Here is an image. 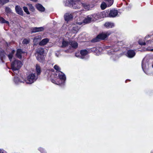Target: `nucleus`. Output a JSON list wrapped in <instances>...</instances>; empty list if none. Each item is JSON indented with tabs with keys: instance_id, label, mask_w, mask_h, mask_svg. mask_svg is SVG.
<instances>
[{
	"instance_id": "f257e3e1",
	"label": "nucleus",
	"mask_w": 153,
	"mask_h": 153,
	"mask_svg": "<svg viewBox=\"0 0 153 153\" xmlns=\"http://www.w3.org/2000/svg\"><path fill=\"white\" fill-rule=\"evenodd\" d=\"M44 52V49L41 47L38 48L36 50V56L38 60L41 62L43 63L45 61Z\"/></svg>"
},
{
	"instance_id": "f03ea898",
	"label": "nucleus",
	"mask_w": 153,
	"mask_h": 153,
	"mask_svg": "<svg viewBox=\"0 0 153 153\" xmlns=\"http://www.w3.org/2000/svg\"><path fill=\"white\" fill-rule=\"evenodd\" d=\"M78 46L77 43L74 40H70L69 42L63 40L62 43V47H67L70 49H76Z\"/></svg>"
},
{
	"instance_id": "7ed1b4c3",
	"label": "nucleus",
	"mask_w": 153,
	"mask_h": 153,
	"mask_svg": "<svg viewBox=\"0 0 153 153\" xmlns=\"http://www.w3.org/2000/svg\"><path fill=\"white\" fill-rule=\"evenodd\" d=\"M22 65V62L20 60L14 59L13 61L11 63V68L13 72L19 70Z\"/></svg>"
},
{
	"instance_id": "20e7f679",
	"label": "nucleus",
	"mask_w": 153,
	"mask_h": 153,
	"mask_svg": "<svg viewBox=\"0 0 153 153\" xmlns=\"http://www.w3.org/2000/svg\"><path fill=\"white\" fill-rule=\"evenodd\" d=\"M111 34L110 31H107L102 33L98 35L97 37L91 40L92 42H96L100 41V40H104L107 38Z\"/></svg>"
},
{
	"instance_id": "39448f33",
	"label": "nucleus",
	"mask_w": 153,
	"mask_h": 153,
	"mask_svg": "<svg viewBox=\"0 0 153 153\" xmlns=\"http://www.w3.org/2000/svg\"><path fill=\"white\" fill-rule=\"evenodd\" d=\"M37 79V77L34 74H29L27 77V79L24 81L26 83L31 84L34 82Z\"/></svg>"
},
{
	"instance_id": "423d86ee",
	"label": "nucleus",
	"mask_w": 153,
	"mask_h": 153,
	"mask_svg": "<svg viewBox=\"0 0 153 153\" xmlns=\"http://www.w3.org/2000/svg\"><path fill=\"white\" fill-rule=\"evenodd\" d=\"M81 0H74L72 2V7L74 9H79L82 6V3L80 2Z\"/></svg>"
},
{
	"instance_id": "0eeeda50",
	"label": "nucleus",
	"mask_w": 153,
	"mask_h": 153,
	"mask_svg": "<svg viewBox=\"0 0 153 153\" xmlns=\"http://www.w3.org/2000/svg\"><path fill=\"white\" fill-rule=\"evenodd\" d=\"M93 21L92 20L91 16L90 15L88 16L87 18L85 19L82 18L81 21L80 22H78L77 23L78 25H81L83 23H90L91 21Z\"/></svg>"
},
{
	"instance_id": "6e6552de",
	"label": "nucleus",
	"mask_w": 153,
	"mask_h": 153,
	"mask_svg": "<svg viewBox=\"0 0 153 153\" xmlns=\"http://www.w3.org/2000/svg\"><path fill=\"white\" fill-rule=\"evenodd\" d=\"M117 47V45H115L114 46H107L105 47V48L106 49H110V50H109L108 51V53L109 55H111L112 54H113L114 52H115L117 51L119 49L118 48L117 49L114 48H114H115Z\"/></svg>"
},
{
	"instance_id": "1a4fd4ad",
	"label": "nucleus",
	"mask_w": 153,
	"mask_h": 153,
	"mask_svg": "<svg viewBox=\"0 0 153 153\" xmlns=\"http://www.w3.org/2000/svg\"><path fill=\"white\" fill-rule=\"evenodd\" d=\"M82 6L85 9L88 10H91L94 7V4H89L84 3H82Z\"/></svg>"
},
{
	"instance_id": "9d476101",
	"label": "nucleus",
	"mask_w": 153,
	"mask_h": 153,
	"mask_svg": "<svg viewBox=\"0 0 153 153\" xmlns=\"http://www.w3.org/2000/svg\"><path fill=\"white\" fill-rule=\"evenodd\" d=\"M26 53L25 52L23 51L22 49H19L17 50L16 54V56L19 59H21L23 54Z\"/></svg>"
},
{
	"instance_id": "9b49d317",
	"label": "nucleus",
	"mask_w": 153,
	"mask_h": 153,
	"mask_svg": "<svg viewBox=\"0 0 153 153\" xmlns=\"http://www.w3.org/2000/svg\"><path fill=\"white\" fill-rule=\"evenodd\" d=\"M135 54L136 53L134 50H129L128 51L126 56L129 58H132L135 56Z\"/></svg>"
},
{
	"instance_id": "f8f14e48",
	"label": "nucleus",
	"mask_w": 153,
	"mask_h": 153,
	"mask_svg": "<svg viewBox=\"0 0 153 153\" xmlns=\"http://www.w3.org/2000/svg\"><path fill=\"white\" fill-rule=\"evenodd\" d=\"M118 12L117 10L113 9L110 11V17H114L117 16Z\"/></svg>"
},
{
	"instance_id": "ddd939ff",
	"label": "nucleus",
	"mask_w": 153,
	"mask_h": 153,
	"mask_svg": "<svg viewBox=\"0 0 153 153\" xmlns=\"http://www.w3.org/2000/svg\"><path fill=\"white\" fill-rule=\"evenodd\" d=\"M73 18V15L72 13H66L64 15V18L65 21H68L72 19Z\"/></svg>"
},
{
	"instance_id": "4468645a",
	"label": "nucleus",
	"mask_w": 153,
	"mask_h": 153,
	"mask_svg": "<svg viewBox=\"0 0 153 153\" xmlns=\"http://www.w3.org/2000/svg\"><path fill=\"white\" fill-rule=\"evenodd\" d=\"M15 10L16 13L21 16L23 15V12L21 8L19 6H16L15 7Z\"/></svg>"
},
{
	"instance_id": "2eb2a0df",
	"label": "nucleus",
	"mask_w": 153,
	"mask_h": 153,
	"mask_svg": "<svg viewBox=\"0 0 153 153\" xmlns=\"http://www.w3.org/2000/svg\"><path fill=\"white\" fill-rule=\"evenodd\" d=\"M36 7L39 11L43 12L45 11V8L40 4H36Z\"/></svg>"
},
{
	"instance_id": "dca6fc26",
	"label": "nucleus",
	"mask_w": 153,
	"mask_h": 153,
	"mask_svg": "<svg viewBox=\"0 0 153 153\" xmlns=\"http://www.w3.org/2000/svg\"><path fill=\"white\" fill-rule=\"evenodd\" d=\"M44 30V28L43 27H35L33 28L32 30V33H35L38 32L42 31Z\"/></svg>"
},
{
	"instance_id": "f3484780",
	"label": "nucleus",
	"mask_w": 153,
	"mask_h": 153,
	"mask_svg": "<svg viewBox=\"0 0 153 153\" xmlns=\"http://www.w3.org/2000/svg\"><path fill=\"white\" fill-rule=\"evenodd\" d=\"M59 79L61 81V83L64 82L66 79V77L65 75L62 72H60L59 75Z\"/></svg>"
},
{
	"instance_id": "a211bd4d",
	"label": "nucleus",
	"mask_w": 153,
	"mask_h": 153,
	"mask_svg": "<svg viewBox=\"0 0 153 153\" xmlns=\"http://www.w3.org/2000/svg\"><path fill=\"white\" fill-rule=\"evenodd\" d=\"M104 25L105 27L106 28H112L114 27V24L113 23L109 22H106L104 24Z\"/></svg>"
},
{
	"instance_id": "6ab92c4d",
	"label": "nucleus",
	"mask_w": 153,
	"mask_h": 153,
	"mask_svg": "<svg viewBox=\"0 0 153 153\" xmlns=\"http://www.w3.org/2000/svg\"><path fill=\"white\" fill-rule=\"evenodd\" d=\"M49 40L48 39L45 38L43 39L39 43V45H46L49 42Z\"/></svg>"
},
{
	"instance_id": "aec40b11",
	"label": "nucleus",
	"mask_w": 153,
	"mask_h": 153,
	"mask_svg": "<svg viewBox=\"0 0 153 153\" xmlns=\"http://www.w3.org/2000/svg\"><path fill=\"white\" fill-rule=\"evenodd\" d=\"M41 39V36H36L33 39V42L34 43V45H36V44Z\"/></svg>"
},
{
	"instance_id": "412c9836",
	"label": "nucleus",
	"mask_w": 153,
	"mask_h": 153,
	"mask_svg": "<svg viewBox=\"0 0 153 153\" xmlns=\"http://www.w3.org/2000/svg\"><path fill=\"white\" fill-rule=\"evenodd\" d=\"M36 71L37 75L40 74L41 72V67L38 64H36Z\"/></svg>"
},
{
	"instance_id": "4be33fe9",
	"label": "nucleus",
	"mask_w": 153,
	"mask_h": 153,
	"mask_svg": "<svg viewBox=\"0 0 153 153\" xmlns=\"http://www.w3.org/2000/svg\"><path fill=\"white\" fill-rule=\"evenodd\" d=\"M93 21L98 19L100 17V16L97 14H94L93 15H90Z\"/></svg>"
},
{
	"instance_id": "5701e85b",
	"label": "nucleus",
	"mask_w": 153,
	"mask_h": 153,
	"mask_svg": "<svg viewBox=\"0 0 153 153\" xmlns=\"http://www.w3.org/2000/svg\"><path fill=\"white\" fill-rule=\"evenodd\" d=\"M103 17H110V11L109 10H105L102 13Z\"/></svg>"
},
{
	"instance_id": "b1692460",
	"label": "nucleus",
	"mask_w": 153,
	"mask_h": 153,
	"mask_svg": "<svg viewBox=\"0 0 153 153\" xmlns=\"http://www.w3.org/2000/svg\"><path fill=\"white\" fill-rule=\"evenodd\" d=\"M15 51L14 50H12L11 52L7 56L10 61H12V58L13 56V55L15 53Z\"/></svg>"
},
{
	"instance_id": "393cba45",
	"label": "nucleus",
	"mask_w": 153,
	"mask_h": 153,
	"mask_svg": "<svg viewBox=\"0 0 153 153\" xmlns=\"http://www.w3.org/2000/svg\"><path fill=\"white\" fill-rule=\"evenodd\" d=\"M74 0H70V1H66L65 3V6H69L72 7V4Z\"/></svg>"
},
{
	"instance_id": "a878e982",
	"label": "nucleus",
	"mask_w": 153,
	"mask_h": 153,
	"mask_svg": "<svg viewBox=\"0 0 153 153\" xmlns=\"http://www.w3.org/2000/svg\"><path fill=\"white\" fill-rule=\"evenodd\" d=\"M79 30V28L77 26H75L73 27L71 31L73 33H76Z\"/></svg>"
},
{
	"instance_id": "bb28decb",
	"label": "nucleus",
	"mask_w": 153,
	"mask_h": 153,
	"mask_svg": "<svg viewBox=\"0 0 153 153\" xmlns=\"http://www.w3.org/2000/svg\"><path fill=\"white\" fill-rule=\"evenodd\" d=\"M0 23H1L9 24V22L8 21L5 20L4 18L1 17H0Z\"/></svg>"
},
{
	"instance_id": "cd10ccee",
	"label": "nucleus",
	"mask_w": 153,
	"mask_h": 153,
	"mask_svg": "<svg viewBox=\"0 0 153 153\" xmlns=\"http://www.w3.org/2000/svg\"><path fill=\"white\" fill-rule=\"evenodd\" d=\"M27 6H28L29 7V10L32 12H34L35 11V8L32 6V5L30 4H27Z\"/></svg>"
},
{
	"instance_id": "c85d7f7f",
	"label": "nucleus",
	"mask_w": 153,
	"mask_h": 153,
	"mask_svg": "<svg viewBox=\"0 0 153 153\" xmlns=\"http://www.w3.org/2000/svg\"><path fill=\"white\" fill-rule=\"evenodd\" d=\"M88 53V51L86 50H81L80 51V54L82 56L86 55Z\"/></svg>"
},
{
	"instance_id": "c756f323",
	"label": "nucleus",
	"mask_w": 153,
	"mask_h": 153,
	"mask_svg": "<svg viewBox=\"0 0 153 153\" xmlns=\"http://www.w3.org/2000/svg\"><path fill=\"white\" fill-rule=\"evenodd\" d=\"M107 7V5L104 2H102L101 5V7L102 10H104Z\"/></svg>"
},
{
	"instance_id": "7c9ffc66",
	"label": "nucleus",
	"mask_w": 153,
	"mask_h": 153,
	"mask_svg": "<svg viewBox=\"0 0 153 153\" xmlns=\"http://www.w3.org/2000/svg\"><path fill=\"white\" fill-rule=\"evenodd\" d=\"M14 81L15 82V83L16 84L18 83L19 82H23V83H24V82H23L21 81H20L19 79V78L17 77H15L14 78Z\"/></svg>"
},
{
	"instance_id": "2f4dec72",
	"label": "nucleus",
	"mask_w": 153,
	"mask_h": 153,
	"mask_svg": "<svg viewBox=\"0 0 153 153\" xmlns=\"http://www.w3.org/2000/svg\"><path fill=\"white\" fill-rule=\"evenodd\" d=\"M9 1V0H0V4L1 5L8 2Z\"/></svg>"
},
{
	"instance_id": "473e14b6",
	"label": "nucleus",
	"mask_w": 153,
	"mask_h": 153,
	"mask_svg": "<svg viewBox=\"0 0 153 153\" xmlns=\"http://www.w3.org/2000/svg\"><path fill=\"white\" fill-rule=\"evenodd\" d=\"M23 9L25 12L27 14H30V13L29 12L28 9L27 7H23Z\"/></svg>"
},
{
	"instance_id": "72a5a7b5",
	"label": "nucleus",
	"mask_w": 153,
	"mask_h": 153,
	"mask_svg": "<svg viewBox=\"0 0 153 153\" xmlns=\"http://www.w3.org/2000/svg\"><path fill=\"white\" fill-rule=\"evenodd\" d=\"M30 40L28 39H26L23 40L22 43L23 44H27L29 43Z\"/></svg>"
},
{
	"instance_id": "f704fd0d",
	"label": "nucleus",
	"mask_w": 153,
	"mask_h": 153,
	"mask_svg": "<svg viewBox=\"0 0 153 153\" xmlns=\"http://www.w3.org/2000/svg\"><path fill=\"white\" fill-rule=\"evenodd\" d=\"M53 70V69H52L51 71H49V73L50 74H52L50 76L51 78H53V76H55V73L53 71H52V70Z\"/></svg>"
},
{
	"instance_id": "c9c22d12",
	"label": "nucleus",
	"mask_w": 153,
	"mask_h": 153,
	"mask_svg": "<svg viewBox=\"0 0 153 153\" xmlns=\"http://www.w3.org/2000/svg\"><path fill=\"white\" fill-rule=\"evenodd\" d=\"M139 44L140 45H145L146 43L144 42H142V40H140L138 41Z\"/></svg>"
},
{
	"instance_id": "e433bc0d",
	"label": "nucleus",
	"mask_w": 153,
	"mask_h": 153,
	"mask_svg": "<svg viewBox=\"0 0 153 153\" xmlns=\"http://www.w3.org/2000/svg\"><path fill=\"white\" fill-rule=\"evenodd\" d=\"M4 56V53L3 51H1L0 53V57L1 59L2 60V59L3 58V56Z\"/></svg>"
},
{
	"instance_id": "4c0bfd02",
	"label": "nucleus",
	"mask_w": 153,
	"mask_h": 153,
	"mask_svg": "<svg viewBox=\"0 0 153 153\" xmlns=\"http://www.w3.org/2000/svg\"><path fill=\"white\" fill-rule=\"evenodd\" d=\"M5 11L7 13H9L11 12V10L9 7H6L5 8Z\"/></svg>"
},
{
	"instance_id": "58836bf2",
	"label": "nucleus",
	"mask_w": 153,
	"mask_h": 153,
	"mask_svg": "<svg viewBox=\"0 0 153 153\" xmlns=\"http://www.w3.org/2000/svg\"><path fill=\"white\" fill-rule=\"evenodd\" d=\"M54 68L55 69H56L57 71H59L60 69V68L58 66H57L56 65H54Z\"/></svg>"
},
{
	"instance_id": "ea45409f",
	"label": "nucleus",
	"mask_w": 153,
	"mask_h": 153,
	"mask_svg": "<svg viewBox=\"0 0 153 153\" xmlns=\"http://www.w3.org/2000/svg\"><path fill=\"white\" fill-rule=\"evenodd\" d=\"M144 59L142 61V68H143V69H144Z\"/></svg>"
},
{
	"instance_id": "a19ab883",
	"label": "nucleus",
	"mask_w": 153,
	"mask_h": 153,
	"mask_svg": "<svg viewBox=\"0 0 153 153\" xmlns=\"http://www.w3.org/2000/svg\"><path fill=\"white\" fill-rule=\"evenodd\" d=\"M82 18H84L83 17H82L81 18H79L77 19V21L76 22V23L78 24L77 23V22L78 21L79 22H80L82 19Z\"/></svg>"
},
{
	"instance_id": "79ce46f5",
	"label": "nucleus",
	"mask_w": 153,
	"mask_h": 153,
	"mask_svg": "<svg viewBox=\"0 0 153 153\" xmlns=\"http://www.w3.org/2000/svg\"><path fill=\"white\" fill-rule=\"evenodd\" d=\"M146 50L148 51L153 52V49H150L149 48H146Z\"/></svg>"
},
{
	"instance_id": "37998d69",
	"label": "nucleus",
	"mask_w": 153,
	"mask_h": 153,
	"mask_svg": "<svg viewBox=\"0 0 153 153\" xmlns=\"http://www.w3.org/2000/svg\"><path fill=\"white\" fill-rule=\"evenodd\" d=\"M0 153H7L6 152L3 150L0 149Z\"/></svg>"
},
{
	"instance_id": "c03bdc74",
	"label": "nucleus",
	"mask_w": 153,
	"mask_h": 153,
	"mask_svg": "<svg viewBox=\"0 0 153 153\" xmlns=\"http://www.w3.org/2000/svg\"><path fill=\"white\" fill-rule=\"evenodd\" d=\"M39 150L42 153H43L42 152V151H44V149L42 148H39Z\"/></svg>"
},
{
	"instance_id": "a18cd8bd",
	"label": "nucleus",
	"mask_w": 153,
	"mask_h": 153,
	"mask_svg": "<svg viewBox=\"0 0 153 153\" xmlns=\"http://www.w3.org/2000/svg\"><path fill=\"white\" fill-rule=\"evenodd\" d=\"M153 42V40H152V41H150L149 40H148L147 41H146V43H148L149 42H150V43H151L152 42Z\"/></svg>"
},
{
	"instance_id": "49530a36",
	"label": "nucleus",
	"mask_w": 153,
	"mask_h": 153,
	"mask_svg": "<svg viewBox=\"0 0 153 153\" xmlns=\"http://www.w3.org/2000/svg\"><path fill=\"white\" fill-rule=\"evenodd\" d=\"M30 1H33V2H36L37 1V0H30Z\"/></svg>"
},
{
	"instance_id": "de8ad7c7",
	"label": "nucleus",
	"mask_w": 153,
	"mask_h": 153,
	"mask_svg": "<svg viewBox=\"0 0 153 153\" xmlns=\"http://www.w3.org/2000/svg\"><path fill=\"white\" fill-rule=\"evenodd\" d=\"M77 53H76V54H75L76 56L77 57H79V56H77Z\"/></svg>"
},
{
	"instance_id": "09e8293b",
	"label": "nucleus",
	"mask_w": 153,
	"mask_h": 153,
	"mask_svg": "<svg viewBox=\"0 0 153 153\" xmlns=\"http://www.w3.org/2000/svg\"><path fill=\"white\" fill-rule=\"evenodd\" d=\"M148 36H146V37H145V39L146 38H147Z\"/></svg>"
},
{
	"instance_id": "8fccbe9b",
	"label": "nucleus",
	"mask_w": 153,
	"mask_h": 153,
	"mask_svg": "<svg viewBox=\"0 0 153 153\" xmlns=\"http://www.w3.org/2000/svg\"><path fill=\"white\" fill-rule=\"evenodd\" d=\"M57 84H60V82H58V83H56Z\"/></svg>"
},
{
	"instance_id": "3c124183",
	"label": "nucleus",
	"mask_w": 153,
	"mask_h": 153,
	"mask_svg": "<svg viewBox=\"0 0 153 153\" xmlns=\"http://www.w3.org/2000/svg\"><path fill=\"white\" fill-rule=\"evenodd\" d=\"M52 82H53V83H54V82L53 81V80L52 81Z\"/></svg>"
},
{
	"instance_id": "603ef678",
	"label": "nucleus",
	"mask_w": 153,
	"mask_h": 153,
	"mask_svg": "<svg viewBox=\"0 0 153 153\" xmlns=\"http://www.w3.org/2000/svg\"><path fill=\"white\" fill-rule=\"evenodd\" d=\"M68 52H70V51H68Z\"/></svg>"
}]
</instances>
